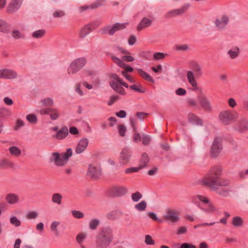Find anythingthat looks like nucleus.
Masks as SVG:
<instances>
[{"label":"nucleus","mask_w":248,"mask_h":248,"mask_svg":"<svg viewBox=\"0 0 248 248\" xmlns=\"http://www.w3.org/2000/svg\"><path fill=\"white\" fill-rule=\"evenodd\" d=\"M127 188L124 186H114L110 190V194L116 197H122L127 192Z\"/></svg>","instance_id":"obj_12"},{"label":"nucleus","mask_w":248,"mask_h":248,"mask_svg":"<svg viewBox=\"0 0 248 248\" xmlns=\"http://www.w3.org/2000/svg\"><path fill=\"white\" fill-rule=\"evenodd\" d=\"M112 242L103 239L98 236H96L95 247L96 248H108Z\"/></svg>","instance_id":"obj_20"},{"label":"nucleus","mask_w":248,"mask_h":248,"mask_svg":"<svg viewBox=\"0 0 248 248\" xmlns=\"http://www.w3.org/2000/svg\"><path fill=\"white\" fill-rule=\"evenodd\" d=\"M111 58L112 60L113 61V62H115L120 67L122 68L125 66V63L123 61L122 59H120L119 58L114 56H112Z\"/></svg>","instance_id":"obj_42"},{"label":"nucleus","mask_w":248,"mask_h":248,"mask_svg":"<svg viewBox=\"0 0 248 248\" xmlns=\"http://www.w3.org/2000/svg\"><path fill=\"white\" fill-rule=\"evenodd\" d=\"M127 25V23H116L112 27L108 26L101 28L100 30V32L101 34H108L112 35L116 31L125 29Z\"/></svg>","instance_id":"obj_5"},{"label":"nucleus","mask_w":248,"mask_h":248,"mask_svg":"<svg viewBox=\"0 0 248 248\" xmlns=\"http://www.w3.org/2000/svg\"><path fill=\"white\" fill-rule=\"evenodd\" d=\"M88 175L93 179L97 180L101 175V170L99 168L90 165L88 169Z\"/></svg>","instance_id":"obj_15"},{"label":"nucleus","mask_w":248,"mask_h":248,"mask_svg":"<svg viewBox=\"0 0 248 248\" xmlns=\"http://www.w3.org/2000/svg\"><path fill=\"white\" fill-rule=\"evenodd\" d=\"M123 214L124 213L120 210H113L108 213L106 217L108 220H115Z\"/></svg>","instance_id":"obj_26"},{"label":"nucleus","mask_w":248,"mask_h":248,"mask_svg":"<svg viewBox=\"0 0 248 248\" xmlns=\"http://www.w3.org/2000/svg\"><path fill=\"white\" fill-rule=\"evenodd\" d=\"M23 2V0H11L6 8V12L13 14L18 11Z\"/></svg>","instance_id":"obj_11"},{"label":"nucleus","mask_w":248,"mask_h":248,"mask_svg":"<svg viewBox=\"0 0 248 248\" xmlns=\"http://www.w3.org/2000/svg\"><path fill=\"white\" fill-rule=\"evenodd\" d=\"M46 33V31L44 30H39L34 31L32 34V37L34 38H39L43 37Z\"/></svg>","instance_id":"obj_43"},{"label":"nucleus","mask_w":248,"mask_h":248,"mask_svg":"<svg viewBox=\"0 0 248 248\" xmlns=\"http://www.w3.org/2000/svg\"><path fill=\"white\" fill-rule=\"evenodd\" d=\"M10 221L12 225L16 227L20 226L21 225V221L15 216L11 217Z\"/></svg>","instance_id":"obj_49"},{"label":"nucleus","mask_w":248,"mask_h":248,"mask_svg":"<svg viewBox=\"0 0 248 248\" xmlns=\"http://www.w3.org/2000/svg\"><path fill=\"white\" fill-rule=\"evenodd\" d=\"M222 150V139L221 137H216L211 147L210 154L212 157H217Z\"/></svg>","instance_id":"obj_7"},{"label":"nucleus","mask_w":248,"mask_h":248,"mask_svg":"<svg viewBox=\"0 0 248 248\" xmlns=\"http://www.w3.org/2000/svg\"><path fill=\"white\" fill-rule=\"evenodd\" d=\"M41 115H48L51 120H57L60 116L59 110L55 108H46L40 110Z\"/></svg>","instance_id":"obj_9"},{"label":"nucleus","mask_w":248,"mask_h":248,"mask_svg":"<svg viewBox=\"0 0 248 248\" xmlns=\"http://www.w3.org/2000/svg\"><path fill=\"white\" fill-rule=\"evenodd\" d=\"M41 103L43 106L51 107L53 105L54 102L51 98H46L41 100Z\"/></svg>","instance_id":"obj_40"},{"label":"nucleus","mask_w":248,"mask_h":248,"mask_svg":"<svg viewBox=\"0 0 248 248\" xmlns=\"http://www.w3.org/2000/svg\"><path fill=\"white\" fill-rule=\"evenodd\" d=\"M106 0H97L94 3H92V7L93 9L97 8L98 7L104 5Z\"/></svg>","instance_id":"obj_57"},{"label":"nucleus","mask_w":248,"mask_h":248,"mask_svg":"<svg viewBox=\"0 0 248 248\" xmlns=\"http://www.w3.org/2000/svg\"><path fill=\"white\" fill-rule=\"evenodd\" d=\"M96 235L111 242H112L114 238L113 229L109 226L102 228Z\"/></svg>","instance_id":"obj_8"},{"label":"nucleus","mask_w":248,"mask_h":248,"mask_svg":"<svg viewBox=\"0 0 248 248\" xmlns=\"http://www.w3.org/2000/svg\"><path fill=\"white\" fill-rule=\"evenodd\" d=\"M229 22V17L226 15H223L220 17L216 18L214 24L217 29L223 30L226 29Z\"/></svg>","instance_id":"obj_10"},{"label":"nucleus","mask_w":248,"mask_h":248,"mask_svg":"<svg viewBox=\"0 0 248 248\" xmlns=\"http://www.w3.org/2000/svg\"><path fill=\"white\" fill-rule=\"evenodd\" d=\"M189 6H190V4L189 3H187L186 4L183 6L180 9H174L172 11H170V13L173 16H177L182 15V14H184L187 10Z\"/></svg>","instance_id":"obj_27"},{"label":"nucleus","mask_w":248,"mask_h":248,"mask_svg":"<svg viewBox=\"0 0 248 248\" xmlns=\"http://www.w3.org/2000/svg\"><path fill=\"white\" fill-rule=\"evenodd\" d=\"M165 57V54L162 52H156L154 54L153 57L155 60H162Z\"/></svg>","instance_id":"obj_59"},{"label":"nucleus","mask_w":248,"mask_h":248,"mask_svg":"<svg viewBox=\"0 0 248 248\" xmlns=\"http://www.w3.org/2000/svg\"><path fill=\"white\" fill-rule=\"evenodd\" d=\"M234 129L241 133L248 130V120L244 118H241L238 121L237 124L235 126Z\"/></svg>","instance_id":"obj_17"},{"label":"nucleus","mask_w":248,"mask_h":248,"mask_svg":"<svg viewBox=\"0 0 248 248\" xmlns=\"http://www.w3.org/2000/svg\"><path fill=\"white\" fill-rule=\"evenodd\" d=\"M88 140L86 138L81 139L75 149L76 153L78 154L82 153L87 148L88 145Z\"/></svg>","instance_id":"obj_21"},{"label":"nucleus","mask_w":248,"mask_h":248,"mask_svg":"<svg viewBox=\"0 0 248 248\" xmlns=\"http://www.w3.org/2000/svg\"><path fill=\"white\" fill-rule=\"evenodd\" d=\"M12 35L15 39H16L23 38V36L20 33L19 31L17 30L13 31Z\"/></svg>","instance_id":"obj_60"},{"label":"nucleus","mask_w":248,"mask_h":248,"mask_svg":"<svg viewBox=\"0 0 248 248\" xmlns=\"http://www.w3.org/2000/svg\"><path fill=\"white\" fill-rule=\"evenodd\" d=\"M9 152L12 155L18 156L21 155V151L16 146H12L9 148Z\"/></svg>","instance_id":"obj_41"},{"label":"nucleus","mask_w":248,"mask_h":248,"mask_svg":"<svg viewBox=\"0 0 248 248\" xmlns=\"http://www.w3.org/2000/svg\"><path fill=\"white\" fill-rule=\"evenodd\" d=\"M228 53L232 59H234L239 55V49L237 48L236 50H230Z\"/></svg>","instance_id":"obj_56"},{"label":"nucleus","mask_w":248,"mask_h":248,"mask_svg":"<svg viewBox=\"0 0 248 248\" xmlns=\"http://www.w3.org/2000/svg\"><path fill=\"white\" fill-rule=\"evenodd\" d=\"M62 198V195L58 193H54L52 196V201L53 202L58 204H61Z\"/></svg>","instance_id":"obj_36"},{"label":"nucleus","mask_w":248,"mask_h":248,"mask_svg":"<svg viewBox=\"0 0 248 248\" xmlns=\"http://www.w3.org/2000/svg\"><path fill=\"white\" fill-rule=\"evenodd\" d=\"M191 66L192 71H188L187 72V78L189 83L193 87H196L197 86V82L195 78H200L202 76V68L201 65L195 61L191 62Z\"/></svg>","instance_id":"obj_2"},{"label":"nucleus","mask_w":248,"mask_h":248,"mask_svg":"<svg viewBox=\"0 0 248 248\" xmlns=\"http://www.w3.org/2000/svg\"><path fill=\"white\" fill-rule=\"evenodd\" d=\"M146 207L147 202L145 201H142L135 205V208L139 211H145Z\"/></svg>","instance_id":"obj_38"},{"label":"nucleus","mask_w":248,"mask_h":248,"mask_svg":"<svg viewBox=\"0 0 248 248\" xmlns=\"http://www.w3.org/2000/svg\"><path fill=\"white\" fill-rule=\"evenodd\" d=\"M122 59L123 61L130 62L134 61L135 58L130 55H124L122 57Z\"/></svg>","instance_id":"obj_64"},{"label":"nucleus","mask_w":248,"mask_h":248,"mask_svg":"<svg viewBox=\"0 0 248 248\" xmlns=\"http://www.w3.org/2000/svg\"><path fill=\"white\" fill-rule=\"evenodd\" d=\"M230 184V181L228 179L220 180V182L215 184L213 186H208L211 189L216 193L223 197H227L229 195L231 190L226 187Z\"/></svg>","instance_id":"obj_3"},{"label":"nucleus","mask_w":248,"mask_h":248,"mask_svg":"<svg viewBox=\"0 0 248 248\" xmlns=\"http://www.w3.org/2000/svg\"><path fill=\"white\" fill-rule=\"evenodd\" d=\"M149 162V158L148 154L144 153L142 154L141 159L140 161V168L143 169L145 168Z\"/></svg>","instance_id":"obj_31"},{"label":"nucleus","mask_w":248,"mask_h":248,"mask_svg":"<svg viewBox=\"0 0 248 248\" xmlns=\"http://www.w3.org/2000/svg\"><path fill=\"white\" fill-rule=\"evenodd\" d=\"M26 119L30 123L32 124H36L37 122V118L34 114H30L27 115Z\"/></svg>","instance_id":"obj_44"},{"label":"nucleus","mask_w":248,"mask_h":248,"mask_svg":"<svg viewBox=\"0 0 248 248\" xmlns=\"http://www.w3.org/2000/svg\"><path fill=\"white\" fill-rule=\"evenodd\" d=\"M175 48L177 51H187L189 50V46L186 44L176 45Z\"/></svg>","instance_id":"obj_46"},{"label":"nucleus","mask_w":248,"mask_h":248,"mask_svg":"<svg viewBox=\"0 0 248 248\" xmlns=\"http://www.w3.org/2000/svg\"><path fill=\"white\" fill-rule=\"evenodd\" d=\"M188 121L189 123L196 124L198 125H202V120L197 115L192 113H190L188 115Z\"/></svg>","instance_id":"obj_25"},{"label":"nucleus","mask_w":248,"mask_h":248,"mask_svg":"<svg viewBox=\"0 0 248 248\" xmlns=\"http://www.w3.org/2000/svg\"><path fill=\"white\" fill-rule=\"evenodd\" d=\"M38 213L35 211L29 212L26 215V217L28 219H35L38 217Z\"/></svg>","instance_id":"obj_45"},{"label":"nucleus","mask_w":248,"mask_h":248,"mask_svg":"<svg viewBox=\"0 0 248 248\" xmlns=\"http://www.w3.org/2000/svg\"><path fill=\"white\" fill-rule=\"evenodd\" d=\"M202 210L205 212L208 213H213L217 211L216 208L213 204L211 203H210L207 208L203 209Z\"/></svg>","instance_id":"obj_53"},{"label":"nucleus","mask_w":248,"mask_h":248,"mask_svg":"<svg viewBox=\"0 0 248 248\" xmlns=\"http://www.w3.org/2000/svg\"><path fill=\"white\" fill-rule=\"evenodd\" d=\"M243 224V220L240 217H235L232 218V224L236 227H241Z\"/></svg>","instance_id":"obj_34"},{"label":"nucleus","mask_w":248,"mask_h":248,"mask_svg":"<svg viewBox=\"0 0 248 248\" xmlns=\"http://www.w3.org/2000/svg\"><path fill=\"white\" fill-rule=\"evenodd\" d=\"M14 167V163L8 158H2L0 159V169L13 168Z\"/></svg>","instance_id":"obj_24"},{"label":"nucleus","mask_w":248,"mask_h":248,"mask_svg":"<svg viewBox=\"0 0 248 248\" xmlns=\"http://www.w3.org/2000/svg\"><path fill=\"white\" fill-rule=\"evenodd\" d=\"M72 214L75 218L78 219L82 218L84 217V214L79 211L73 210Z\"/></svg>","instance_id":"obj_55"},{"label":"nucleus","mask_w":248,"mask_h":248,"mask_svg":"<svg viewBox=\"0 0 248 248\" xmlns=\"http://www.w3.org/2000/svg\"><path fill=\"white\" fill-rule=\"evenodd\" d=\"M110 78L116 80L120 85L124 86L125 88L129 87L128 85L125 82L123 81L117 74L113 73L110 75Z\"/></svg>","instance_id":"obj_37"},{"label":"nucleus","mask_w":248,"mask_h":248,"mask_svg":"<svg viewBox=\"0 0 248 248\" xmlns=\"http://www.w3.org/2000/svg\"><path fill=\"white\" fill-rule=\"evenodd\" d=\"M91 25H86L81 29L79 32V36L81 38H84L87 35L90 33L92 31L90 27Z\"/></svg>","instance_id":"obj_32"},{"label":"nucleus","mask_w":248,"mask_h":248,"mask_svg":"<svg viewBox=\"0 0 248 248\" xmlns=\"http://www.w3.org/2000/svg\"><path fill=\"white\" fill-rule=\"evenodd\" d=\"M65 15L63 11L59 10L56 11L54 12L53 16L55 18L61 17L64 16Z\"/></svg>","instance_id":"obj_62"},{"label":"nucleus","mask_w":248,"mask_h":248,"mask_svg":"<svg viewBox=\"0 0 248 248\" xmlns=\"http://www.w3.org/2000/svg\"><path fill=\"white\" fill-rule=\"evenodd\" d=\"M197 200H199V201L202 202L204 203H209V200L205 197H204L202 195H196L193 197V201H196Z\"/></svg>","instance_id":"obj_54"},{"label":"nucleus","mask_w":248,"mask_h":248,"mask_svg":"<svg viewBox=\"0 0 248 248\" xmlns=\"http://www.w3.org/2000/svg\"><path fill=\"white\" fill-rule=\"evenodd\" d=\"M238 117L236 111L225 110L221 111L218 115L220 122L224 125H229L234 122Z\"/></svg>","instance_id":"obj_4"},{"label":"nucleus","mask_w":248,"mask_h":248,"mask_svg":"<svg viewBox=\"0 0 248 248\" xmlns=\"http://www.w3.org/2000/svg\"><path fill=\"white\" fill-rule=\"evenodd\" d=\"M118 128L119 135L122 137H124L126 132L125 127L123 124H120L118 125Z\"/></svg>","instance_id":"obj_61"},{"label":"nucleus","mask_w":248,"mask_h":248,"mask_svg":"<svg viewBox=\"0 0 248 248\" xmlns=\"http://www.w3.org/2000/svg\"><path fill=\"white\" fill-rule=\"evenodd\" d=\"M131 154L129 150L127 148H124L120 153V161L123 164H125L129 161Z\"/></svg>","instance_id":"obj_23"},{"label":"nucleus","mask_w":248,"mask_h":248,"mask_svg":"<svg viewBox=\"0 0 248 248\" xmlns=\"http://www.w3.org/2000/svg\"><path fill=\"white\" fill-rule=\"evenodd\" d=\"M50 162H54L55 165L57 166H63L66 164L62 154L61 155L59 153L54 152L51 154L49 158Z\"/></svg>","instance_id":"obj_13"},{"label":"nucleus","mask_w":248,"mask_h":248,"mask_svg":"<svg viewBox=\"0 0 248 248\" xmlns=\"http://www.w3.org/2000/svg\"><path fill=\"white\" fill-rule=\"evenodd\" d=\"M86 60L82 57L74 61L70 65L68 69L69 74H74L79 71L86 64Z\"/></svg>","instance_id":"obj_6"},{"label":"nucleus","mask_w":248,"mask_h":248,"mask_svg":"<svg viewBox=\"0 0 248 248\" xmlns=\"http://www.w3.org/2000/svg\"><path fill=\"white\" fill-rule=\"evenodd\" d=\"M201 106L206 111H210L211 107L207 97L203 94L199 95L197 97Z\"/></svg>","instance_id":"obj_16"},{"label":"nucleus","mask_w":248,"mask_h":248,"mask_svg":"<svg viewBox=\"0 0 248 248\" xmlns=\"http://www.w3.org/2000/svg\"><path fill=\"white\" fill-rule=\"evenodd\" d=\"M142 197V196L141 194L138 191L133 193L131 195V198L135 202H138L140 199H141Z\"/></svg>","instance_id":"obj_51"},{"label":"nucleus","mask_w":248,"mask_h":248,"mask_svg":"<svg viewBox=\"0 0 248 248\" xmlns=\"http://www.w3.org/2000/svg\"><path fill=\"white\" fill-rule=\"evenodd\" d=\"M17 76V73L12 70L8 69L0 70V78L11 79L16 78Z\"/></svg>","instance_id":"obj_14"},{"label":"nucleus","mask_w":248,"mask_h":248,"mask_svg":"<svg viewBox=\"0 0 248 248\" xmlns=\"http://www.w3.org/2000/svg\"><path fill=\"white\" fill-rule=\"evenodd\" d=\"M120 99L119 95H112L110 97L109 101L108 103V105L109 106L112 105L114 102L117 101Z\"/></svg>","instance_id":"obj_63"},{"label":"nucleus","mask_w":248,"mask_h":248,"mask_svg":"<svg viewBox=\"0 0 248 248\" xmlns=\"http://www.w3.org/2000/svg\"><path fill=\"white\" fill-rule=\"evenodd\" d=\"M130 89L133 90L137 92L144 93L145 92V89L143 88L141 85L133 84L129 86Z\"/></svg>","instance_id":"obj_39"},{"label":"nucleus","mask_w":248,"mask_h":248,"mask_svg":"<svg viewBox=\"0 0 248 248\" xmlns=\"http://www.w3.org/2000/svg\"><path fill=\"white\" fill-rule=\"evenodd\" d=\"M153 23L152 19L146 17H143L137 27V30L138 31L150 27Z\"/></svg>","instance_id":"obj_18"},{"label":"nucleus","mask_w":248,"mask_h":248,"mask_svg":"<svg viewBox=\"0 0 248 248\" xmlns=\"http://www.w3.org/2000/svg\"><path fill=\"white\" fill-rule=\"evenodd\" d=\"M164 218L165 220H170L172 222H177L179 219L176 212L170 209L167 210L166 214L164 216Z\"/></svg>","instance_id":"obj_19"},{"label":"nucleus","mask_w":248,"mask_h":248,"mask_svg":"<svg viewBox=\"0 0 248 248\" xmlns=\"http://www.w3.org/2000/svg\"><path fill=\"white\" fill-rule=\"evenodd\" d=\"M69 134L68 128L66 126L62 127L59 130L56 134L53 135L52 137L58 140L64 139Z\"/></svg>","instance_id":"obj_22"},{"label":"nucleus","mask_w":248,"mask_h":248,"mask_svg":"<svg viewBox=\"0 0 248 248\" xmlns=\"http://www.w3.org/2000/svg\"><path fill=\"white\" fill-rule=\"evenodd\" d=\"M5 200L9 204H15L19 201V197L15 194L9 193L6 195Z\"/></svg>","instance_id":"obj_29"},{"label":"nucleus","mask_w":248,"mask_h":248,"mask_svg":"<svg viewBox=\"0 0 248 248\" xmlns=\"http://www.w3.org/2000/svg\"><path fill=\"white\" fill-rule=\"evenodd\" d=\"M59 224L60 222L54 221L52 222L50 226L51 230L54 232L56 236H58L59 233L58 230L57 229V226Z\"/></svg>","instance_id":"obj_48"},{"label":"nucleus","mask_w":248,"mask_h":248,"mask_svg":"<svg viewBox=\"0 0 248 248\" xmlns=\"http://www.w3.org/2000/svg\"><path fill=\"white\" fill-rule=\"evenodd\" d=\"M222 169L220 166L216 165L212 167L207 172L206 175L202 181V184L206 186H213L215 184L220 182Z\"/></svg>","instance_id":"obj_1"},{"label":"nucleus","mask_w":248,"mask_h":248,"mask_svg":"<svg viewBox=\"0 0 248 248\" xmlns=\"http://www.w3.org/2000/svg\"><path fill=\"white\" fill-rule=\"evenodd\" d=\"M100 223V221L98 219L93 218L89 222V228L92 230H96Z\"/></svg>","instance_id":"obj_33"},{"label":"nucleus","mask_w":248,"mask_h":248,"mask_svg":"<svg viewBox=\"0 0 248 248\" xmlns=\"http://www.w3.org/2000/svg\"><path fill=\"white\" fill-rule=\"evenodd\" d=\"M137 71L140 76L144 79L153 83H155V80L154 79L147 73L143 71L142 69L138 68L137 69Z\"/></svg>","instance_id":"obj_30"},{"label":"nucleus","mask_w":248,"mask_h":248,"mask_svg":"<svg viewBox=\"0 0 248 248\" xmlns=\"http://www.w3.org/2000/svg\"><path fill=\"white\" fill-rule=\"evenodd\" d=\"M110 87L116 92L121 94L124 95L125 94L124 89L121 86L118 85V82L115 81H111L109 83Z\"/></svg>","instance_id":"obj_28"},{"label":"nucleus","mask_w":248,"mask_h":248,"mask_svg":"<svg viewBox=\"0 0 248 248\" xmlns=\"http://www.w3.org/2000/svg\"><path fill=\"white\" fill-rule=\"evenodd\" d=\"M72 150L71 148H68L67 149V151L65 153L62 154V156L65 161V163H67V161L69 160V158L72 155Z\"/></svg>","instance_id":"obj_47"},{"label":"nucleus","mask_w":248,"mask_h":248,"mask_svg":"<svg viewBox=\"0 0 248 248\" xmlns=\"http://www.w3.org/2000/svg\"><path fill=\"white\" fill-rule=\"evenodd\" d=\"M144 242L147 245H154L155 244V242L153 239L152 236L148 234L145 236Z\"/></svg>","instance_id":"obj_52"},{"label":"nucleus","mask_w":248,"mask_h":248,"mask_svg":"<svg viewBox=\"0 0 248 248\" xmlns=\"http://www.w3.org/2000/svg\"><path fill=\"white\" fill-rule=\"evenodd\" d=\"M86 237V234L85 233L80 232L77 236L76 240L78 244H81Z\"/></svg>","instance_id":"obj_50"},{"label":"nucleus","mask_w":248,"mask_h":248,"mask_svg":"<svg viewBox=\"0 0 248 248\" xmlns=\"http://www.w3.org/2000/svg\"><path fill=\"white\" fill-rule=\"evenodd\" d=\"M8 25L5 21L0 19V32L4 33L9 32Z\"/></svg>","instance_id":"obj_35"},{"label":"nucleus","mask_w":248,"mask_h":248,"mask_svg":"<svg viewBox=\"0 0 248 248\" xmlns=\"http://www.w3.org/2000/svg\"><path fill=\"white\" fill-rule=\"evenodd\" d=\"M151 141V138L149 135L143 134L142 135V144L144 145H148Z\"/></svg>","instance_id":"obj_58"}]
</instances>
